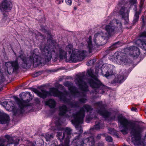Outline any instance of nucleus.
Instances as JSON below:
<instances>
[{
    "label": "nucleus",
    "mask_w": 146,
    "mask_h": 146,
    "mask_svg": "<svg viewBox=\"0 0 146 146\" xmlns=\"http://www.w3.org/2000/svg\"><path fill=\"white\" fill-rule=\"evenodd\" d=\"M41 74V72H37L35 73L33 75V77H36L40 75Z\"/></svg>",
    "instance_id": "79ce46f5"
},
{
    "label": "nucleus",
    "mask_w": 146,
    "mask_h": 146,
    "mask_svg": "<svg viewBox=\"0 0 146 146\" xmlns=\"http://www.w3.org/2000/svg\"><path fill=\"white\" fill-rule=\"evenodd\" d=\"M127 76L125 72L117 75L111 82L112 84L117 83L121 84L126 79Z\"/></svg>",
    "instance_id": "a211bd4d"
},
{
    "label": "nucleus",
    "mask_w": 146,
    "mask_h": 146,
    "mask_svg": "<svg viewBox=\"0 0 146 146\" xmlns=\"http://www.w3.org/2000/svg\"><path fill=\"white\" fill-rule=\"evenodd\" d=\"M50 40H48V41H50Z\"/></svg>",
    "instance_id": "0e129e2a"
},
{
    "label": "nucleus",
    "mask_w": 146,
    "mask_h": 146,
    "mask_svg": "<svg viewBox=\"0 0 146 146\" xmlns=\"http://www.w3.org/2000/svg\"><path fill=\"white\" fill-rule=\"evenodd\" d=\"M93 109L92 106L89 105H84L78 111L73 114V117L74 118L73 122L75 123H82L85 116V112H90Z\"/></svg>",
    "instance_id": "0eeeda50"
},
{
    "label": "nucleus",
    "mask_w": 146,
    "mask_h": 146,
    "mask_svg": "<svg viewBox=\"0 0 146 146\" xmlns=\"http://www.w3.org/2000/svg\"><path fill=\"white\" fill-rule=\"evenodd\" d=\"M57 136L60 140V141L62 142L63 139H62L63 137V135H62V133L58 131L57 132Z\"/></svg>",
    "instance_id": "e433bc0d"
},
{
    "label": "nucleus",
    "mask_w": 146,
    "mask_h": 146,
    "mask_svg": "<svg viewBox=\"0 0 146 146\" xmlns=\"http://www.w3.org/2000/svg\"><path fill=\"white\" fill-rule=\"evenodd\" d=\"M140 39H138L135 42L139 46L146 50V40H143V38L146 39V31H144L140 35Z\"/></svg>",
    "instance_id": "4468645a"
},
{
    "label": "nucleus",
    "mask_w": 146,
    "mask_h": 146,
    "mask_svg": "<svg viewBox=\"0 0 146 146\" xmlns=\"http://www.w3.org/2000/svg\"><path fill=\"white\" fill-rule=\"evenodd\" d=\"M114 66L108 64H103L101 68H99L98 71L101 72L102 75L106 78L114 74L113 72Z\"/></svg>",
    "instance_id": "9b49d317"
},
{
    "label": "nucleus",
    "mask_w": 146,
    "mask_h": 146,
    "mask_svg": "<svg viewBox=\"0 0 146 146\" xmlns=\"http://www.w3.org/2000/svg\"><path fill=\"white\" fill-rule=\"evenodd\" d=\"M102 35H104V33L102 32H100L94 35V42L95 44L97 45L100 46L102 45L103 44L102 42V39L105 40L107 39V37H103L100 36Z\"/></svg>",
    "instance_id": "dca6fc26"
},
{
    "label": "nucleus",
    "mask_w": 146,
    "mask_h": 146,
    "mask_svg": "<svg viewBox=\"0 0 146 146\" xmlns=\"http://www.w3.org/2000/svg\"><path fill=\"white\" fill-rule=\"evenodd\" d=\"M75 140H73V143H74V142L75 143Z\"/></svg>",
    "instance_id": "13d9d810"
},
{
    "label": "nucleus",
    "mask_w": 146,
    "mask_h": 146,
    "mask_svg": "<svg viewBox=\"0 0 146 146\" xmlns=\"http://www.w3.org/2000/svg\"><path fill=\"white\" fill-rule=\"evenodd\" d=\"M117 118L120 124L119 129L123 134H127L128 130L131 129V141L135 146H146L143 142L141 141L140 133L142 129L141 127L139 126L135 127L134 123L128 121L121 115H118Z\"/></svg>",
    "instance_id": "f03ea898"
},
{
    "label": "nucleus",
    "mask_w": 146,
    "mask_h": 146,
    "mask_svg": "<svg viewBox=\"0 0 146 146\" xmlns=\"http://www.w3.org/2000/svg\"><path fill=\"white\" fill-rule=\"evenodd\" d=\"M10 121L8 115L4 113H0V123L3 124L8 123Z\"/></svg>",
    "instance_id": "aec40b11"
},
{
    "label": "nucleus",
    "mask_w": 146,
    "mask_h": 146,
    "mask_svg": "<svg viewBox=\"0 0 146 146\" xmlns=\"http://www.w3.org/2000/svg\"><path fill=\"white\" fill-rule=\"evenodd\" d=\"M110 22L111 23H112L113 25H115H115H117V26H116L117 29L118 28H121V22L119 20L114 19L112 21Z\"/></svg>",
    "instance_id": "cd10ccee"
},
{
    "label": "nucleus",
    "mask_w": 146,
    "mask_h": 146,
    "mask_svg": "<svg viewBox=\"0 0 146 146\" xmlns=\"http://www.w3.org/2000/svg\"><path fill=\"white\" fill-rule=\"evenodd\" d=\"M119 13L122 16V17H124L125 16L127 15L128 14V13L126 12L125 9L123 7H122L120 9Z\"/></svg>",
    "instance_id": "473e14b6"
},
{
    "label": "nucleus",
    "mask_w": 146,
    "mask_h": 146,
    "mask_svg": "<svg viewBox=\"0 0 146 146\" xmlns=\"http://www.w3.org/2000/svg\"><path fill=\"white\" fill-rule=\"evenodd\" d=\"M73 119L72 120V123L74 124L75 125V127L76 128V129L78 130V131L79 132V133H82L83 132V131L82 130V127L79 125H78L79 124H82L83 123V122L84 120H83L82 122V123H74V122H73V121L74 119V118L73 117Z\"/></svg>",
    "instance_id": "c85d7f7f"
},
{
    "label": "nucleus",
    "mask_w": 146,
    "mask_h": 146,
    "mask_svg": "<svg viewBox=\"0 0 146 146\" xmlns=\"http://www.w3.org/2000/svg\"><path fill=\"white\" fill-rule=\"evenodd\" d=\"M94 105L97 108L96 112L106 119L110 115V113L107 111L105 108V105L102 102H98L95 104Z\"/></svg>",
    "instance_id": "9d476101"
},
{
    "label": "nucleus",
    "mask_w": 146,
    "mask_h": 146,
    "mask_svg": "<svg viewBox=\"0 0 146 146\" xmlns=\"http://www.w3.org/2000/svg\"><path fill=\"white\" fill-rule=\"evenodd\" d=\"M85 134H87V133H86V132H85V133H84Z\"/></svg>",
    "instance_id": "e2e57ef3"
},
{
    "label": "nucleus",
    "mask_w": 146,
    "mask_h": 146,
    "mask_svg": "<svg viewBox=\"0 0 146 146\" xmlns=\"http://www.w3.org/2000/svg\"><path fill=\"white\" fill-rule=\"evenodd\" d=\"M46 105H48L51 108H54L56 104L55 101L53 100L50 99L45 102Z\"/></svg>",
    "instance_id": "a878e982"
},
{
    "label": "nucleus",
    "mask_w": 146,
    "mask_h": 146,
    "mask_svg": "<svg viewBox=\"0 0 146 146\" xmlns=\"http://www.w3.org/2000/svg\"><path fill=\"white\" fill-rule=\"evenodd\" d=\"M57 87H58V88H60L62 89H63V86L62 85L60 84H58V86H57Z\"/></svg>",
    "instance_id": "8fccbe9b"
},
{
    "label": "nucleus",
    "mask_w": 146,
    "mask_h": 146,
    "mask_svg": "<svg viewBox=\"0 0 146 146\" xmlns=\"http://www.w3.org/2000/svg\"><path fill=\"white\" fill-rule=\"evenodd\" d=\"M91 142L92 145H94L95 143L94 137L93 136L87 138H84L82 141V144L80 146H82V144H85L87 143Z\"/></svg>",
    "instance_id": "4be33fe9"
},
{
    "label": "nucleus",
    "mask_w": 146,
    "mask_h": 146,
    "mask_svg": "<svg viewBox=\"0 0 146 146\" xmlns=\"http://www.w3.org/2000/svg\"><path fill=\"white\" fill-rule=\"evenodd\" d=\"M65 50L68 51L69 54L72 51L70 58L72 61L75 62L78 60H83L86 56L87 52L85 50L79 51L77 49L73 50L72 45L70 44L66 46Z\"/></svg>",
    "instance_id": "423d86ee"
},
{
    "label": "nucleus",
    "mask_w": 146,
    "mask_h": 146,
    "mask_svg": "<svg viewBox=\"0 0 146 146\" xmlns=\"http://www.w3.org/2000/svg\"><path fill=\"white\" fill-rule=\"evenodd\" d=\"M66 3L69 5H71L72 3V0H65Z\"/></svg>",
    "instance_id": "a18cd8bd"
},
{
    "label": "nucleus",
    "mask_w": 146,
    "mask_h": 146,
    "mask_svg": "<svg viewBox=\"0 0 146 146\" xmlns=\"http://www.w3.org/2000/svg\"><path fill=\"white\" fill-rule=\"evenodd\" d=\"M137 0H131V5L133 4V5H135L134 7L136 8L137 5H136V3L137 2Z\"/></svg>",
    "instance_id": "c03bdc74"
},
{
    "label": "nucleus",
    "mask_w": 146,
    "mask_h": 146,
    "mask_svg": "<svg viewBox=\"0 0 146 146\" xmlns=\"http://www.w3.org/2000/svg\"><path fill=\"white\" fill-rule=\"evenodd\" d=\"M87 100V99L85 98H81L79 99V101L82 103H85Z\"/></svg>",
    "instance_id": "ea45409f"
},
{
    "label": "nucleus",
    "mask_w": 146,
    "mask_h": 146,
    "mask_svg": "<svg viewBox=\"0 0 146 146\" xmlns=\"http://www.w3.org/2000/svg\"><path fill=\"white\" fill-rule=\"evenodd\" d=\"M7 104V101H5L1 103V104L4 107L6 106Z\"/></svg>",
    "instance_id": "49530a36"
},
{
    "label": "nucleus",
    "mask_w": 146,
    "mask_h": 146,
    "mask_svg": "<svg viewBox=\"0 0 146 146\" xmlns=\"http://www.w3.org/2000/svg\"><path fill=\"white\" fill-rule=\"evenodd\" d=\"M104 127L103 124L100 122H96V124L93 128H91V129H94L96 130H99L102 129Z\"/></svg>",
    "instance_id": "7c9ffc66"
},
{
    "label": "nucleus",
    "mask_w": 146,
    "mask_h": 146,
    "mask_svg": "<svg viewBox=\"0 0 146 146\" xmlns=\"http://www.w3.org/2000/svg\"><path fill=\"white\" fill-rule=\"evenodd\" d=\"M5 23H6V24H7V23H6L7 22H6V21H5Z\"/></svg>",
    "instance_id": "774afa93"
},
{
    "label": "nucleus",
    "mask_w": 146,
    "mask_h": 146,
    "mask_svg": "<svg viewBox=\"0 0 146 146\" xmlns=\"http://www.w3.org/2000/svg\"><path fill=\"white\" fill-rule=\"evenodd\" d=\"M144 0H141L140 3L139 7H140V11L141 12V9H142L143 5L144 3Z\"/></svg>",
    "instance_id": "a19ab883"
},
{
    "label": "nucleus",
    "mask_w": 146,
    "mask_h": 146,
    "mask_svg": "<svg viewBox=\"0 0 146 146\" xmlns=\"http://www.w3.org/2000/svg\"><path fill=\"white\" fill-rule=\"evenodd\" d=\"M141 13V11H136L135 12L133 21V24H135L138 21L139 19V15Z\"/></svg>",
    "instance_id": "c756f323"
},
{
    "label": "nucleus",
    "mask_w": 146,
    "mask_h": 146,
    "mask_svg": "<svg viewBox=\"0 0 146 146\" xmlns=\"http://www.w3.org/2000/svg\"><path fill=\"white\" fill-rule=\"evenodd\" d=\"M120 41H118L114 43L112 45L109 47L108 50L106 51V53L109 52V51L112 50L116 48L119 47L120 44Z\"/></svg>",
    "instance_id": "393cba45"
},
{
    "label": "nucleus",
    "mask_w": 146,
    "mask_h": 146,
    "mask_svg": "<svg viewBox=\"0 0 146 146\" xmlns=\"http://www.w3.org/2000/svg\"><path fill=\"white\" fill-rule=\"evenodd\" d=\"M109 133L111 134H113L115 133V130L114 129L112 128H109Z\"/></svg>",
    "instance_id": "37998d69"
},
{
    "label": "nucleus",
    "mask_w": 146,
    "mask_h": 146,
    "mask_svg": "<svg viewBox=\"0 0 146 146\" xmlns=\"http://www.w3.org/2000/svg\"><path fill=\"white\" fill-rule=\"evenodd\" d=\"M105 29L106 33H104V35H102L101 34L100 36H102L103 37H107L108 38L113 35L117 31L116 26L113 25L111 22L108 25H106Z\"/></svg>",
    "instance_id": "f8f14e48"
},
{
    "label": "nucleus",
    "mask_w": 146,
    "mask_h": 146,
    "mask_svg": "<svg viewBox=\"0 0 146 146\" xmlns=\"http://www.w3.org/2000/svg\"><path fill=\"white\" fill-rule=\"evenodd\" d=\"M111 58L115 61L118 64L122 65H125L128 61L126 54L121 52H116L111 56Z\"/></svg>",
    "instance_id": "1a4fd4ad"
},
{
    "label": "nucleus",
    "mask_w": 146,
    "mask_h": 146,
    "mask_svg": "<svg viewBox=\"0 0 146 146\" xmlns=\"http://www.w3.org/2000/svg\"><path fill=\"white\" fill-rule=\"evenodd\" d=\"M131 110L132 111H135L136 112L137 110V109L134 107H132L131 109Z\"/></svg>",
    "instance_id": "3c124183"
},
{
    "label": "nucleus",
    "mask_w": 146,
    "mask_h": 146,
    "mask_svg": "<svg viewBox=\"0 0 146 146\" xmlns=\"http://www.w3.org/2000/svg\"><path fill=\"white\" fill-rule=\"evenodd\" d=\"M76 146H80L78 145H76Z\"/></svg>",
    "instance_id": "338daca9"
},
{
    "label": "nucleus",
    "mask_w": 146,
    "mask_h": 146,
    "mask_svg": "<svg viewBox=\"0 0 146 146\" xmlns=\"http://www.w3.org/2000/svg\"><path fill=\"white\" fill-rule=\"evenodd\" d=\"M59 115L60 116H64L66 117H69L71 115L67 107L63 104L59 107Z\"/></svg>",
    "instance_id": "2eb2a0df"
},
{
    "label": "nucleus",
    "mask_w": 146,
    "mask_h": 146,
    "mask_svg": "<svg viewBox=\"0 0 146 146\" xmlns=\"http://www.w3.org/2000/svg\"><path fill=\"white\" fill-rule=\"evenodd\" d=\"M81 44H82V46H83V45L82 44V43H81Z\"/></svg>",
    "instance_id": "69168bd1"
},
{
    "label": "nucleus",
    "mask_w": 146,
    "mask_h": 146,
    "mask_svg": "<svg viewBox=\"0 0 146 146\" xmlns=\"http://www.w3.org/2000/svg\"><path fill=\"white\" fill-rule=\"evenodd\" d=\"M12 4L11 1L5 0L4 1L2 4V7L6 12L9 11L12 7Z\"/></svg>",
    "instance_id": "412c9836"
},
{
    "label": "nucleus",
    "mask_w": 146,
    "mask_h": 146,
    "mask_svg": "<svg viewBox=\"0 0 146 146\" xmlns=\"http://www.w3.org/2000/svg\"><path fill=\"white\" fill-rule=\"evenodd\" d=\"M86 2L88 3H89L90 2V0H86Z\"/></svg>",
    "instance_id": "6e6d98bb"
},
{
    "label": "nucleus",
    "mask_w": 146,
    "mask_h": 146,
    "mask_svg": "<svg viewBox=\"0 0 146 146\" xmlns=\"http://www.w3.org/2000/svg\"><path fill=\"white\" fill-rule=\"evenodd\" d=\"M122 18H123L124 20L125 21V24H127L128 23L129 21L128 17V15H126L125 16V17H122Z\"/></svg>",
    "instance_id": "4c0bfd02"
},
{
    "label": "nucleus",
    "mask_w": 146,
    "mask_h": 146,
    "mask_svg": "<svg viewBox=\"0 0 146 146\" xmlns=\"http://www.w3.org/2000/svg\"><path fill=\"white\" fill-rule=\"evenodd\" d=\"M64 119H61L60 117L58 119V121L55 122L56 125L57 126H59L62 125V123L64 121Z\"/></svg>",
    "instance_id": "f704fd0d"
},
{
    "label": "nucleus",
    "mask_w": 146,
    "mask_h": 146,
    "mask_svg": "<svg viewBox=\"0 0 146 146\" xmlns=\"http://www.w3.org/2000/svg\"><path fill=\"white\" fill-rule=\"evenodd\" d=\"M97 115L96 114L92 115L91 113H90L89 115L86 116V122L87 123H89L92 119L96 118Z\"/></svg>",
    "instance_id": "bb28decb"
},
{
    "label": "nucleus",
    "mask_w": 146,
    "mask_h": 146,
    "mask_svg": "<svg viewBox=\"0 0 146 146\" xmlns=\"http://www.w3.org/2000/svg\"><path fill=\"white\" fill-rule=\"evenodd\" d=\"M115 116H114L113 118H112V119H114L115 118Z\"/></svg>",
    "instance_id": "052dcab7"
},
{
    "label": "nucleus",
    "mask_w": 146,
    "mask_h": 146,
    "mask_svg": "<svg viewBox=\"0 0 146 146\" xmlns=\"http://www.w3.org/2000/svg\"><path fill=\"white\" fill-rule=\"evenodd\" d=\"M106 140L109 142H112L113 141V139L112 137L110 136H107L105 138Z\"/></svg>",
    "instance_id": "58836bf2"
},
{
    "label": "nucleus",
    "mask_w": 146,
    "mask_h": 146,
    "mask_svg": "<svg viewBox=\"0 0 146 146\" xmlns=\"http://www.w3.org/2000/svg\"><path fill=\"white\" fill-rule=\"evenodd\" d=\"M2 21H3H3H4V19H3L2 20Z\"/></svg>",
    "instance_id": "680f3d73"
},
{
    "label": "nucleus",
    "mask_w": 146,
    "mask_h": 146,
    "mask_svg": "<svg viewBox=\"0 0 146 146\" xmlns=\"http://www.w3.org/2000/svg\"><path fill=\"white\" fill-rule=\"evenodd\" d=\"M84 78V74H80L77 76L75 80L76 84L83 92H79L77 88L73 86V84L70 82L67 81L64 83V86L68 88L71 95L74 98L86 97V94L85 92L88 90L87 83L85 81Z\"/></svg>",
    "instance_id": "20e7f679"
},
{
    "label": "nucleus",
    "mask_w": 146,
    "mask_h": 146,
    "mask_svg": "<svg viewBox=\"0 0 146 146\" xmlns=\"http://www.w3.org/2000/svg\"><path fill=\"white\" fill-rule=\"evenodd\" d=\"M97 68H96V72H97Z\"/></svg>",
    "instance_id": "bf43d9fd"
},
{
    "label": "nucleus",
    "mask_w": 146,
    "mask_h": 146,
    "mask_svg": "<svg viewBox=\"0 0 146 146\" xmlns=\"http://www.w3.org/2000/svg\"><path fill=\"white\" fill-rule=\"evenodd\" d=\"M72 133V130L70 128L67 127L66 128L65 132L63 133L62 139H64L66 134L67 135V138L64 141V145L63 146H70L69 143L70 142L69 139L70 135Z\"/></svg>",
    "instance_id": "f3484780"
},
{
    "label": "nucleus",
    "mask_w": 146,
    "mask_h": 146,
    "mask_svg": "<svg viewBox=\"0 0 146 146\" xmlns=\"http://www.w3.org/2000/svg\"><path fill=\"white\" fill-rule=\"evenodd\" d=\"M97 146H104V143L102 141L99 142L98 143Z\"/></svg>",
    "instance_id": "de8ad7c7"
},
{
    "label": "nucleus",
    "mask_w": 146,
    "mask_h": 146,
    "mask_svg": "<svg viewBox=\"0 0 146 146\" xmlns=\"http://www.w3.org/2000/svg\"><path fill=\"white\" fill-rule=\"evenodd\" d=\"M92 37L90 36L88 38V40L87 42V43L86 46L88 48L89 52L90 53L92 52V51L94 50L93 46L92 44L91 41Z\"/></svg>",
    "instance_id": "b1692460"
},
{
    "label": "nucleus",
    "mask_w": 146,
    "mask_h": 146,
    "mask_svg": "<svg viewBox=\"0 0 146 146\" xmlns=\"http://www.w3.org/2000/svg\"><path fill=\"white\" fill-rule=\"evenodd\" d=\"M102 134H98L96 137V138L97 139H100L101 137V135Z\"/></svg>",
    "instance_id": "09e8293b"
},
{
    "label": "nucleus",
    "mask_w": 146,
    "mask_h": 146,
    "mask_svg": "<svg viewBox=\"0 0 146 146\" xmlns=\"http://www.w3.org/2000/svg\"><path fill=\"white\" fill-rule=\"evenodd\" d=\"M5 138L8 139V141L9 143L14 144V146H17V145L19 144V139H18L15 141L13 138L10 137L8 135H5Z\"/></svg>",
    "instance_id": "5701e85b"
},
{
    "label": "nucleus",
    "mask_w": 146,
    "mask_h": 146,
    "mask_svg": "<svg viewBox=\"0 0 146 146\" xmlns=\"http://www.w3.org/2000/svg\"><path fill=\"white\" fill-rule=\"evenodd\" d=\"M28 94H29V96L31 97V94L30 93V92H28Z\"/></svg>",
    "instance_id": "5fc2aeb1"
},
{
    "label": "nucleus",
    "mask_w": 146,
    "mask_h": 146,
    "mask_svg": "<svg viewBox=\"0 0 146 146\" xmlns=\"http://www.w3.org/2000/svg\"><path fill=\"white\" fill-rule=\"evenodd\" d=\"M7 140H7L3 139L1 137H0V146H7L8 145V144H12L11 143H9L8 141V139Z\"/></svg>",
    "instance_id": "2f4dec72"
},
{
    "label": "nucleus",
    "mask_w": 146,
    "mask_h": 146,
    "mask_svg": "<svg viewBox=\"0 0 146 146\" xmlns=\"http://www.w3.org/2000/svg\"><path fill=\"white\" fill-rule=\"evenodd\" d=\"M33 91L38 96L43 99L45 98L48 96L57 97L63 102L70 105L72 107L76 108L79 107L78 101L71 102L72 97H74L72 95L71 96L67 91H64L63 93L58 90L57 89L54 87L50 88L49 91H47L44 89H41V92H40L35 88L33 89Z\"/></svg>",
    "instance_id": "7ed1b4c3"
},
{
    "label": "nucleus",
    "mask_w": 146,
    "mask_h": 146,
    "mask_svg": "<svg viewBox=\"0 0 146 146\" xmlns=\"http://www.w3.org/2000/svg\"><path fill=\"white\" fill-rule=\"evenodd\" d=\"M54 45L52 43L45 44L43 47L40 48L42 54V58L34 52V51H31L29 55L26 56L21 50L19 52L20 55L18 58H20L22 60V67L23 68H26L28 66H31L32 63L39 65L42 62H49L52 57L58 56L61 59H66L67 57V53L61 48L59 50V54L55 52Z\"/></svg>",
    "instance_id": "f257e3e1"
},
{
    "label": "nucleus",
    "mask_w": 146,
    "mask_h": 146,
    "mask_svg": "<svg viewBox=\"0 0 146 146\" xmlns=\"http://www.w3.org/2000/svg\"><path fill=\"white\" fill-rule=\"evenodd\" d=\"M87 73L92 79L88 80L90 86L93 88L92 93L97 94L103 93L106 86L102 84L96 76L93 73V71L91 69L88 70Z\"/></svg>",
    "instance_id": "39448f33"
},
{
    "label": "nucleus",
    "mask_w": 146,
    "mask_h": 146,
    "mask_svg": "<svg viewBox=\"0 0 146 146\" xmlns=\"http://www.w3.org/2000/svg\"><path fill=\"white\" fill-rule=\"evenodd\" d=\"M53 136L51 134H49L48 133H46L44 137L46 141H49L53 138Z\"/></svg>",
    "instance_id": "72a5a7b5"
},
{
    "label": "nucleus",
    "mask_w": 146,
    "mask_h": 146,
    "mask_svg": "<svg viewBox=\"0 0 146 146\" xmlns=\"http://www.w3.org/2000/svg\"><path fill=\"white\" fill-rule=\"evenodd\" d=\"M96 62V59H93L90 60L86 63V65L88 66H90L93 65Z\"/></svg>",
    "instance_id": "c9c22d12"
},
{
    "label": "nucleus",
    "mask_w": 146,
    "mask_h": 146,
    "mask_svg": "<svg viewBox=\"0 0 146 146\" xmlns=\"http://www.w3.org/2000/svg\"><path fill=\"white\" fill-rule=\"evenodd\" d=\"M13 98L19 106V108L16 111L15 109H13V110L14 112V114L16 115L17 114H21L23 113L25 111V108L28 106L27 103L29 102V100L27 99L26 100H24L22 99H20L16 96H14Z\"/></svg>",
    "instance_id": "6e6552de"
},
{
    "label": "nucleus",
    "mask_w": 146,
    "mask_h": 146,
    "mask_svg": "<svg viewBox=\"0 0 146 146\" xmlns=\"http://www.w3.org/2000/svg\"><path fill=\"white\" fill-rule=\"evenodd\" d=\"M128 50L130 52V55L134 58H137L140 54V50L137 47L134 46H130L128 48Z\"/></svg>",
    "instance_id": "6ab92c4d"
},
{
    "label": "nucleus",
    "mask_w": 146,
    "mask_h": 146,
    "mask_svg": "<svg viewBox=\"0 0 146 146\" xmlns=\"http://www.w3.org/2000/svg\"><path fill=\"white\" fill-rule=\"evenodd\" d=\"M0 77H1L2 78V81H1V82H2L3 81V79H4V77L3 76L1 77V76H0Z\"/></svg>",
    "instance_id": "603ef678"
},
{
    "label": "nucleus",
    "mask_w": 146,
    "mask_h": 146,
    "mask_svg": "<svg viewBox=\"0 0 146 146\" xmlns=\"http://www.w3.org/2000/svg\"><path fill=\"white\" fill-rule=\"evenodd\" d=\"M74 10H76L77 9V8H76V7H74Z\"/></svg>",
    "instance_id": "4d7b16f0"
},
{
    "label": "nucleus",
    "mask_w": 146,
    "mask_h": 146,
    "mask_svg": "<svg viewBox=\"0 0 146 146\" xmlns=\"http://www.w3.org/2000/svg\"><path fill=\"white\" fill-rule=\"evenodd\" d=\"M61 2L62 3L63 2V0H61V1H60V2L59 3V4H60L61 3Z\"/></svg>",
    "instance_id": "864d4df0"
},
{
    "label": "nucleus",
    "mask_w": 146,
    "mask_h": 146,
    "mask_svg": "<svg viewBox=\"0 0 146 146\" xmlns=\"http://www.w3.org/2000/svg\"><path fill=\"white\" fill-rule=\"evenodd\" d=\"M5 65L7 68V72L9 74L17 71L19 68L17 59L15 61L6 62Z\"/></svg>",
    "instance_id": "ddd939ff"
}]
</instances>
